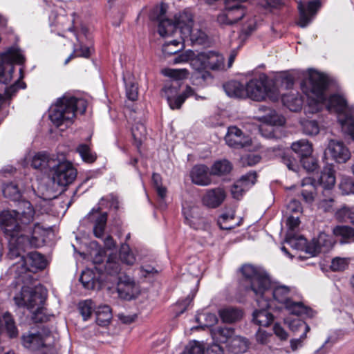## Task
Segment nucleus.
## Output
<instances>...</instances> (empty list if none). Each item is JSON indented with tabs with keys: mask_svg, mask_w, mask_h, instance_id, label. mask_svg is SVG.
<instances>
[{
	"mask_svg": "<svg viewBox=\"0 0 354 354\" xmlns=\"http://www.w3.org/2000/svg\"><path fill=\"white\" fill-rule=\"evenodd\" d=\"M57 157L55 155H48L46 153H37L32 158L31 165L36 169L49 175L52 168L57 165Z\"/></svg>",
	"mask_w": 354,
	"mask_h": 354,
	"instance_id": "14",
	"label": "nucleus"
},
{
	"mask_svg": "<svg viewBox=\"0 0 354 354\" xmlns=\"http://www.w3.org/2000/svg\"><path fill=\"white\" fill-rule=\"evenodd\" d=\"M302 207L299 201L292 199L287 205V213H300Z\"/></svg>",
	"mask_w": 354,
	"mask_h": 354,
	"instance_id": "61",
	"label": "nucleus"
},
{
	"mask_svg": "<svg viewBox=\"0 0 354 354\" xmlns=\"http://www.w3.org/2000/svg\"><path fill=\"white\" fill-rule=\"evenodd\" d=\"M301 162L302 163L304 168L309 171H314L317 167L316 162L310 157V156L301 159Z\"/></svg>",
	"mask_w": 354,
	"mask_h": 354,
	"instance_id": "62",
	"label": "nucleus"
},
{
	"mask_svg": "<svg viewBox=\"0 0 354 354\" xmlns=\"http://www.w3.org/2000/svg\"><path fill=\"white\" fill-rule=\"evenodd\" d=\"M180 85L176 82L167 83L162 89V96L167 99L168 104L171 109H178L183 104V98L177 95Z\"/></svg>",
	"mask_w": 354,
	"mask_h": 354,
	"instance_id": "18",
	"label": "nucleus"
},
{
	"mask_svg": "<svg viewBox=\"0 0 354 354\" xmlns=\"http://www.w3.org/2000/svg\"><path fill=\"white\" fill-rule=\"evenodd\" d=\"M227 346L234 353H242L247 350L248 344V341L245 338L235 333Z\"/></svg>",
	"mask_w": 354,
	"mask_h": 354,
	"instance_id": "42",
	"label": "nucleus"
},
{
	"mask_svg": "<svg viewBox=\"0 0 354 354\" xmlns=\"http://www.w3.org/2000/svg\"><path fill=\"white\" fill-rule=\"evenodd\" d=\"M45 338L40 333H28L23 336V344L25 347L37 350L45 345Z\"/></svg>",
	"mask_w": 354,
	"mask_h": 354,
	"instance_id": "26",
	"label": "nucleus"
},
{
	"mask_svg": "<svg viewBox=\"0 0 354 354\" xmlns=\"http://www.w3.org/2000/svg\"><path fill=\"white\" fill-rule=\"evenodd\" d=\"M226 94L232 97L244 98L247 97L246 85L236 81H232L224 85Z\"/></svg>",
	"mask_w": 354,
	"mask_h": 354,
	"instance_id": "24",
	"label": "nucleus"
},
{
	"mask_svg": "<svg viewBox=\"0 0 354 354\" xmlns=\"http://www.w3.org/2000/svg\"><path fill=\"white\" fill-rule=\"evenodd\" d=\"M342 129L346 131L354 140V119L352 118H346V119H340Z\"/></svg>",
	"mask_w": 354,
	"mask_h": 354,
	"instance_id": "57",
	"label": "nucleus"
},
{
	"mask_svg": "<svg viewBox=\"0 0 354 354\" xmlns=\"http://www.w3.org/2000/svg\"><path fill=\"white\" fill-rule=\"evenodd\" d=\"M232 169L231 163L227 160L216 161L211 167L210 174L213 176H223L229 174Z\"/></svg>",
	"mask_w": 354,
	"mask_h": 354,
	"instance_id": "38",
	"label": "nucleus"
},
{
	"mask_svg": "<svg viewBox=\"0 0 354 354\" xmlns=\"http://www.w3.org/2000/svg\"><path fill=\"white\" fill-rule=\"evenodd\" d=\"M132 136L136 146L138 147L141 145L142 141L145 139L147 135V129L144 124L136 123L131 129Z\"/></svg>",
	"mask_w": 354,
	"mask_h": 354,
	"instance_id": "44",
	"label": "nucleus"
},
{
	"mask_svg": "<svg viewBox=\"0 0 354 354\" xmlns=\"http://www.w3.org/2000/svg\"><path fill=\"white\" fill-rule=\"evenodd\" d=\"M95 316L96 322L99 326H106L112 318L111 310L107 305L100 306L95 310Z\"/></svg>",
	"mask_w": 354,
	"mask_h": 354,
	"instance_id": "34",
	"label": "nucleus"
},
{
	"mask_svg": "<svg viewBox=\"0 0 354 354\" xmlns=\"http://www.w3.org/2000/svg\"><path fill=\"white\" fill-rule=\"evenodd\" d=\"M333 233L335 236L343 239L342 243L354 241V230L348 226L337 225L333 228Z\"/></svg>",
	"mask_w": 354,
	"mask_h": 354,
	"instance_id": "41",
	"label": "nucleus"
},
{
	"mask_svg": "<svg viewBox=\"0 0 354 354\" xmlns=\"http://www.w3.org/2000/svg\"><path fill=\"white\" fill-rule=\"evenodd\" d=\"M247 190L241 185H238V180L234 184L231 189V193L234 198L239 199L243 194Z\"/></svg>",
	"mask_w": 354,
	"mask_h": 354,
	"instance_id": "63",
	"label": "nucleus"
},
{
	"mask_svg": "<svg viewBox=\"0 0 354 354\" xmlns=\"http://www.w3.org/2000/svg\"><path fill=\"white\" fill-rule=\"evenodd\" d=\"M127 96L132 101H134L138 97V86L135 84H131L127 86Z\"/></svg>",
	"mask_w": 354,
	"mask_h": 354,
	"instance_id": "64",
	"label": "nucleus"
},
{
	"mask_svg": "<svg viewBox=\"0 0 354 354\" xmlns=\"http://www.w3.org/2000/svg\"><path fill=\"white\" fill-rule=\"evenodd\" d=\"M285 307L290 311V313L301 315H306L308 317H313L314 312L312 309L304 306L301 303L294 302L292 300L288 301Z\"/></svg>",
	"mask_w": 354,
	"mask_h": 354,
	"instance_id": "36",
	"label": "nucleus"
},
{
	"mask_svg": "<svg viewBox=\"0 0 354 354\" xmlns=\"http://www.w3.org/2000/svg\"><path fill=\"white\" fill-rule=\"evenodd\" d=\"M244 18L246 21L244 22L241 32L246 36L250 35L257 28V20L252 15H247Z\"/></svg>",
	"mask_w": 354,
	"mask_h": 354,
	"instance_id": "49",
	"label": "nucleus"
},
{
	"mask_svg": "<svg viewBox=\"0 0 354 354\" xmlns=\"http://www.w3.org/2000/svg\"><path fill=\"white\" fill-rule=\"evenodd\" d=\"M105 270L110 274H115L120 273L121 268L119 262L115 261V257L110 256L106 263Z\"/></svg>",
	"mask_w": 354,
	"mask_h": 354,
	"instance_id": "53",
	"label": "nucleus"
},
{
	"mask_svg": "<svg viewBox=\"0 0 354 354\" xmlns=\"http://www.w3.org/2000/svg\"><path fill=\"white\" fill-rule=\"evenodd\" d=\"M117 289L120 297L127 300L132 299L138 293V288L133 280L123 274L118 277Z\"/></svg>",
	"mask_w": 354,
	"mask_h": 354,
	"instance_id": "13",
	"label": "nucleus"
},
{
	"mask_svg": "<svg viewBox=\"0 0 354 354\" xmlns=\"http://www.w3.org/2000/svg\"><path fill=\"white\" fill-rule=\"evenodd\" d=\"M26 250L21 251L20 255H18L13 258H10V259H14L17 257H19V260L17 262L13 263L10 268L12 272H15L17 277H20L22 276V274H26L28 272H30L28 260L26 259V257L22 254V253L24 252ZM8 257L10 259L8 256Z\"/></svg>",
	"mask_w": 354,
	"mask_h": 354,
	"instance_id": "35",
	"label": "nucleus"
},
{
	"mask_svg": "<svg viewBox=\"0 0 354 354\" xmlns=\"http://www.w3.org/2000/svg\"><path fill=\"white\" fill-rule=\"evenodd\" d=\"M196 319L198 322L203 324L204 326L207 327L213 326L217 322L216 315L210 313L199 314Z\"/></svg>",
	"mask_w": 354,
	"mask_h": 354,
	"instance_id": "51",
	"label": "nucleus"
},
{
	"mask_svg": "<svg viewBox=\"0 0 354 354\" xmlns=\"http://www.w3.org/2000/svg\"><path fill=\"white\" fill-rule=\"evenodd\" d=\"M303 189L301 194L304 201L307 203H312L315 198L316 188L310 178H306L301 183Z\"/></svg>",
	"mask_w": 354,
	"mask_h": 354,
	"instance_id": "28",
	"label": "nucleus"
},
{
	"mask_svg": "<svg viewBox=\"0 0 354 354\" xmlns=\"http://www.w3.org/2000/svg\"><path fill=\"white\" fill-rule=\"evenodd\" d=\"M120 258L122 262L127 265H133L136 262V257L131 251L129 245L122 244L120 250Z\"/></svg>",
	"mask_w": 354,
	"mask_h": 354,
	"instance_id": "45",
	"label": "nucleus"
},
{
	"mask_svg": "<svg viewBox=\"0 0 354 354\" xmlns=\"http://www.w3.org/2000/svg\"><path fill=\"white\" fill-rule=\"evenodd\" d=\"M26 257L31 272L44 269L46 266V261L44 257L37 252H30Z\"/></svg>",
	"mask_w": 354,
	"mask_h": 354,
	"instance_id": "27",
	"label": "nucleus"
},
{
	"mask_svg": "<svg viewBox=\"0 0 354 354\" xmlns=\"http://www.w3.org/2000/svg\"><path fill=\"white\" fill-rule=\"evenodd\" d=\"M282 101L291 111H298L302 107L303 100L301 97H298L294 94L283 95L282 94Z\"/></svg>",
	"mask_w": 354,
	"mask_h": 354,
	"instance_id": "40",
	"label": "nucleus"
},
{
	"mask_svg": "<svg viewBox=\"0 0 354 354\" xmlns=\"http://www.w3.org/2000/svg\"><path fill=\"white\" fill-rule=\"evenodd\" d=\"M218 313L222 321L225 323L236 322L242 317V312L232 307L220 309Z\"/></svg>",
	"mask_w": 354,
	"mask_h": 354,
	"instance_id": "32",
	"label": "nucleus"
},
{
	"mask_svg": "<svg viewBox=\"0 0 354 354\" xmlns=\"http://www.w3.org/2000/svg\"><path fill=\"white\" fill-rule=\"evenodd\" d=\"M256 118L263 124L259 127L261 135L266 138H276L274 126H282L285 118L277 112L265 106H260L257 111Z\"/></svg>",
	"mask_w": 354,
	"mask_h": 354,
	"instance_id": "8",
	"label": "nucleus"
},
{
	"mask_svg": "<svg viewBox=\"0 0 354 354\" xmlns=\"http://www.w3.org/2000/svg\"><path fill=\"white\" fill-rule=\"evenodd\" d=\"M234 328L229 326H217L211 330V335L216 343L227 344L232 339L235 335Z\"/></svg>",
	"mask_w": 354,
	"mask_h": 354,
	"instance_id": "23",
	"label": "nucleus"
},
{
	"mask_svg": "<svg viewBox=\"0 0 354 354\" xmlns=\"http://www.w3.org/2000/svg\"><path fill=\"white\" fill-rule=\"evenodd\" d=\"M328 150L333 158L337 162H345L351 156L348 148L340 141L330 140L328 146Z\"/></svg>",
	"mask_w": 354,
	"mask_h": 354,
	"instance_id": "21",
	"label": "nucleus"
},
{
	"mask_svg": "<svg viewBox=\"0 0 354 354\" xmlns=\"http://www.w3.org/2000/svg\"><path fill=\"white\" fill-rule=\"evenodd\" d=\"M22 189L15 183H10L3 187V194L5 197L12 201H19L21 197Z\"/></svg>",
	"mask_w": 354,
	"mask_h": 354,
	"instance_id": "39",
	"label": "nucleus"
},
{
	"mask_svg": "<svg viewBox=\"0 0 354 354\" xmlns=\"http://www.w3.org/2000/svg\"><path fill=\"white\" fill-rule=\"evenodd\" d=\"M87 106L86 101L70 95H64L57 99L49 111V118L57 127L64 124L66 127L72 124L75 113H84Z\"/></svg>",
	"mask_w": 354,
	"mask_h": 354,
	"instance_id": "4",
	"label": "nucleus"
},
{
	"mask_svg": "<svg viewBox=\"0 0 354 354\" xmlns=\"http://www.w3.org/2000/svg\"><path fill=\"white\" fill-rule=\"evenodd\" d=\"M286 241L292 248L305 251L306 254H309L308 248L310 247V243H307L306 239L303 236L294 235L291 232H289L286 236Z\"/></svg>",
	"mask_w": 354,
	"mask_h": 354,
	"instance_id": "25",
	"label": "nucleus"
},
{
	"mask_svg": "<svg viewBox=\"0 0 354 354\" xmlns=\"http://www.w3.org/2000/svg\"><path fill=\"white\" fill-rule=\"evenodd\" d=\"M187 39H189L193 45L209 46L211 44V40L208 35L198 28H192Z\"/></svg>",
	"mask_w": 354,
	"mask_h": 354,
	"instance_id": "33",
	"label": "nucleus"
},
{
	"mask_svg": "<svg viewBox=\"0 0 354 354\" xmlns=\"http://www.w3.org/2000/svg\"><path fill=\"white\" fill-rule=\"evenodd\" d=\"M204 52L195 56L192 50H187L180 54L174 59L175 63L186 62L189 61L191 66L196 71H203L207 69Z\"/></svg>",
	"mask_w": 354,
	"mask_h": 354,
	"instance_id": "15",
	"label": "nucleus"
},
{
	"mask_svg": "<svg viewBox=\"0 0 354 354\" xmlns=\"http://www.w3.org/2000/svg\"><path fill=\"white\" fill-rule=\"evenodd\" d=\"M290 328L292 330H296L299 328L304 329L303 334L306 336V333L310 330V327L304 322L299 319H295L290 324Z\"/></svg>",
	"mask_w": 354,
	"mask_h": 354,
	"instance_id": "60",
	"label": "nucleus"
},
{
	"mask_svg": "<svg viewBox=\"0 0 354 354\" xmlns=\"http://www.w3.org/2000/svg\"><path fill=\"white\" fill-rule=\"evenodd\" d=\"M76 57H88L91 54V50L88 47L84 46L82 44L75 45L74 46L73 52Z\"/></svg>",
	"mask_w": 354,
	"mask_h": 354,
	"instance_id": "59",
	"label": "nucleus"
},
{
	"mask_svg": "<svg viewBox=\"0 0 354 354\" xmlns=\"http://www.w3.org/2000/svg\"><path fill=\"white\" fill-rule=\"evenodd\" d=\"M339 188L344 194H354V182L350 179H344L340 183Z\"/></svg>",
	"mask_w": 354,
	"mask_h": 354,
	"instance_id": "58",
	"label": "nucleus"
},
{
	"mask_svg": "<svg viewBox=\"0 0 354 354\" xmlns=\"http://www.w3.org/2000/svg\"><path fill=\"white\" fill-rule=\"evenodd\" d=\"M257 306L259 309L253 313V321L261 326H268L273 321V315L267 310L271 307V301L267 299H258Z\"/></svg>",
	"mask_w": 354,
	"mask_h": 354,
	"instance_id": "12",
	"label": "nucleus"
},
{
	"mask_svg": "<svg viewBox=\"0 0 354 354\" xmlns=\"http://www.w3.org/2000/svg\"><path fill=\"white\" fill-rule=\"evenodd\" d=\"M207 69L217 70L223 66V57L214 51L204 52Z\"/></svg>",
	"mask_w": 354,
	"mask_h": 354,
	"instance_id": "29",
	"label": "nucleus"
},
{
	"mask_svg": "<svg viewBox=\"0 0 354 354\" xmlns=\"http://www.w3.org/2000/svg\"><path fill=\"white\" fill-rule=\"evenodd\" d=\"M162 73L174 80H180L187 77L188 71L186 69L165 68Z\"/></svg>",
	"mask_w": 354,
	"mask_h": 354,
	"instance_id": "48",
	"label": "nucleus"
},
{
	"mask_svg": "<svg viewBox=\"0 0 354 354\" xmlns=\"http://www.w3.org/2000/svg\"><path fill=\"white\" fill-rule=\"evenodd\" d=\"M34 209L30 202L22 201L17 210H5L0 213V227L9 238L8 256L13 258L21 251L37 247L35 232L32 233L29 225L33 221Z\"/></svg>",
	"mask_w": 354,
	"mask_h": 354,
	"instance_id": "1",
	"label": "nucleus"
},
{
	"mask_svg": "<svg viewBox=\"0 0 354 354\" xmlns=\"http://www.w3.org/2000/svg\"><path fill=\"white\" fill-rule=\"evenodd\" d=\"M204 345L198 341L189 342L185 346L183 354H204Z\"/></svg>",
	"mask_w": 354,
	"mask_h": 354,
	"instance_id": "47",
	"label": "nucleus"
},
{
	"mask_svg": "<svg viewBox=\"0 0 354 354\" xmlns=\"http://www.w3.org/2000/svg\"><path fill=\"white\" fill-rule=\"evenodd\" d=\"M246 92L247 97L255 101H261L266 97L275 101L281 95L280 89L275 83L264 75L249 81L246 84Z\"/></svg>",
	"mask_w": 354,
	"mask_h": 354,
	"instance_id": "7",
	"label": "nucleus"
},
{
	"mask_svg": "<svg viewBox=\"0 0 354 354\" xmlns=\"http://www.w3.org/2000/svg\"><path fill=\"white\" fill-rule=\"evenodd\" d=\"M291 148L301 159L310 156L313 152L312 145L306 140H300L292 144Z\"/></svg>",
	"mask_w": 354,
	"mask_h": 354,
	"instance_id": "31",
	"label": "nucleus"
},
{
	"mask_svg": "<svg viewBox=\"0 0 354 354\" xmlns=\"http://www.w3.org/2000/svg\"><path fill=\"white\" fill-rule=\"evenodd\" d=\"M167 6L162 3L156 7L150 15V19L158 22V31L160 36L167 37L179 30L183 41L188 38L193 28V18L189 12H184L175 17L173 22L166 17Z\"/></svg>",
	"mask_w": 354,
	"mask_h": 354,
	"instance_id": "3",
	"label": "nucleus"
},
{
	"mask_svg": "<svg viewBox=\"0 0 354 354\" xmlns=\"http://www.w3.org/2000/svg\"><path fill=\"white\" fill-rule=\"evenodd\" d=\"M80 281L86 289L95 290L100 288L99 281L95 279V274L90 270L82 272Z\"/></svg>",
	"mask_w": 354,
	"mask_h": 354,
	"instance_id": "37",
	"label": "nucleus"
},
{
	"mask_svg": "<svg viewBox=\"0 0 354 354\" xmlns=\"http://www.w3.org/2000/svg\"><path fill=\"white\" fill-rule=\"evenodd\" d=\"M308 248L309 255L314 257L322 252L328 251L333 246V241L328 234L321 232L317 238L313 239Z\"/></svg>",
	"mask_w": 354,
	"mask_h": 354,
	"instance_id": "19",
	"label": "nucleus"
},
{
	"mask_svg": "<svg viewBox=\"0 0 354 354\" xmlns=\"http://www.w3.org/2000/svg\"><path fill=\"white\" fill-rule=\"evenodd\" d=\"M225 140L230 147L234 148L246 147L251 143V138L236 127L228 128Z\"/></svg>",
	"mask_w": 354,
	"mask_h": 354,
	"instance_id": "11",
	"label": "nucleus"
},
{
	"mask_svg": "<svg viewBox=\"0 0 354 354\" xmlns=\"http://www.w3.org/2000/svg\"><path fill=\"white\" fill-rule=\"evenodd\" d=\"M210 171L204 165L194 166L190 173L192 183L201 186H207L211 184Z\"/></svg>",
	"mask_w": 354,
	"mask_h": 354,
	"instance_id": "20",
	"label": "nucleus"
},
{
	"mask_svg": "<svg viewBox=\"0 0 354 354\" xmlns=\"http://www.w3.org/2000/svg\"><path fill=\"white\" fill-rule=\"evenodd\" d=\"M348 265V260L345 258L336 257L333 259L330 268L333 271H342L346 268Z\"/></svg>",
	"mask_w": 354,
	"mask_h": 354,
	"instance_id": "56",
	"label": "nucleus"
},
{
	"mask_svg": "<svg viewBox=\"0 0 354 354\" xmlns=\"http://www.w3.org/2000/svg\"><path fill=\"white\" fill-rule=\"evenodd\" d=\"M241 272L245 278L246 291L252 294L257 302L258 299L270 300L271 281L263 270L252 265H245L241 268Z\"/></svg>",
	"mask_w": 354,
	"mask_h": 354,
	"instance_id": "6",
	"label": "nucleus"
},
{
	"mask_svg": "<svg viewBox=\"0 0 354 354\" xmlns=\"http://www.w3.org/2000/svg\"><path fill=\"white\" fill-rule=\"evenodd\" d=\"M304 133L315 136L319 132V126L315 120H304L301 122Z\"/></svg>",
	"mask_w": 354,
	"mask_h": 354,
	"instance_id": "46",
	"label": "nucleus"
},
{
	"mask_svg": "<svg viewBox=\"0 0 354 354\" xmlns=\"http://www.w3.org/2000/svg\"><path fill=\"white\" fill-rule=\"evenodd\" d=\"M45 299L46 292L41 287L33 288L23 286L21 292L14 297L17 306L25 307L30 310L31 318L35 322H44L49 319L43 306Z\"/></svg>",
	"mask_w": 354,
	"mask_h": 354,
	"instance_id": "5",
	"label": "nucleus"
},
{
	"mask_svg": "<svg viewBox=\"0 0 354 354\" xmlns=\"http://www.w3.org/2000/svg\"><path fill=\"white\" fill-rule=\"evenodd\" d=\"M86 219L93 224V230L95 237L102 239L107 222V213L100 208H93L87 215Z\"/></svg>",
	"mask_w": 354,
	"mask_h": 354,
	"instance_id": "10",
	"label": "nucleus"
},
{
	"mask_svg": "<svg viewBox=\"0 0 354 354\" xmlns=\"http://www.w3.org/2000/svg\"><path fill=\"white\" fill-rule=\"evenodd\" d=\"M290 287L284 285H278L271 289V295L273 299L284 306L289 301V295L290 293Z\"/></svg>",
	"mask_w": 354,
	"mask_h": 354,
	"instance_id": "30",
	"label": "nucleus"
},
{
	"mask_svg": "<svg viewBox=\"0 0 354 354\" xmlns=\"http://www.w3.org/2000/svg\"><path fill=\"white\" fill-rule=\"evenodd\" d=\"M257 179V174L254 171H250L245 175L241 176L238 180V185H241L245 189L248 190L254 185Z\"/></svg>",
	"mask_w": 354,
	"mask_h": 354,
	"instance_id": "50",
	"label": "nucleus"
},
{
	"mask_svg": "<svg viewBox=\"0 0 354 354\" xmlns=\"http://www.w3.org/2000/svg\"><path fill=\"white\" fill-rule=\"evenodd\" d=\"M320 6L319 1H310L307 6L301 2L298 3L299 10V21L298 25L301 28H305L311 21L312 18L316 14Z\"/></svg>",
	"mask_w": 354,
	"mask_h": 354,
	"instance_id": "17",
	"label": "nucleus"
},
{
	"mask_svg": "<svg viewBox=\"0 0 354 354\" xmlns=\"http://www.w3.org/2000/svg\"><path fill=\"white\" fill-rule=\"evenodd\" d=\"M328 85V80L325 75L316 71L309 73L308 78L304 80L301 84L303 92L308 98V105L306 111L308 113H317L325 106L330 112L339 114L338 120L353 116L348 113V107L346 100L339 94H334L326 98L325 91Z\"/></svg>",
	"mask_w": 354,
	"mask_h": 354,
	"instance_id": "2",
	"label": "nucleus"
},
{
	"mask_svg": "<svg viewBox=\"0 0 354 354\" xmlns=\"http://www.w3.org/2000/svg\"><path fill=\"white\" fill-rule=\"evenodd\" d=\"M234 219V215L232 214H222L218 219V224L221 229L231 230L234 227V225L232 223Z\"/></svg>",
	"mask_w": 354,
	"mask_h": 354,
	"instance_id": "54",
	"label": "nucleus"
},
{
	"mask_svg": "<svg viewBox=\"0 0 354 354\" xmlns=\"http://www.w3.org/2000/svg\"><path fill=\"white\" fill-rule=\"evenodd\" d=\"M319 182L324 189H330L335 183L333 170L330 168H326L320 175Z\"/></svg>",
	"mask_w": 354,
	"mask_h": 354,
	"instance_id": "43",
	"label": "nucleus"
},
{
	"mask_svg": "<svg viewBox=\"0 0 354 354\" xmlns=\"http://www.w3.org/2000/svg\"><path fill=\"white\" fill-rule=\"evenodd\" d=\"M92 301L86 300L79 304V310L84 320L88 319L92 313Z\"/></svg>",
	"mask_w": 354,
	"mask_h": 354,
	"instance_id": "55",
	"label": "nucleus"
},
{
	"mask_svg": "<svg viewBox=\"0 0 354 354\" xmlns=\"http://www.w3.org/2000/svg\"><path fill=\"white\" fill-rule=\"evenodd\" d=\"M225 197V192L221 187L208 189L203 197V203L207 207L216 208L222 204Z\"/></svg>",
	"mask_w": 354,
	"mask_h": 354,
	"instance_id": "22",
	"label": "nucleus"
},
{
	"mask_svg": "<svg viewBox=\"0 0 354 354\" xmlns=\"http://www.w3.org/2000/svg\"><path fill=\"white\" fill-rule=\"evenodd\" d=\"M57 165L50 170L49 176H51L55 183L60 186H66L71 184L75 179L77 176L76 169L72 164L64 160V158L57 157Z\"/></svg>",
	"mask_w": 354,
	"mask_h": 354,
	"instance_id": "9",
	"label": "nucleus"
},
{
	"mask_svg": "<svg viewBox=\"0 0 354 354\" xmlns=\"http://www.w3.org/2000/svg\"><path fill=\"white\" fill-rule=\"evenodd\" d=\"M77 150L84 162L91 163L95 160L96 157L91 152L86 145H80Z\"/></svg>",
	"mask_w": 354,
	"mask_h": 354,
	"instance_id": "52",
	"label": "nucleus"
},
{
	"mask_svg": "<svg viewBox=\"0 0 354 354\" xmlns=\"http://www.w3.org/2000/svg\"><path fill=\"white\" fill-rule=\"evenodd\" d=\"M183 214L187 224L194 229L201 227L203 218L200 214L198 207L189 202L183 203Z\"/></svg>",
	"mask_w": 354,
	"mask_h": 354,
	"instance_id": "16",
	"label": "nucleus"
}]
</instances>
